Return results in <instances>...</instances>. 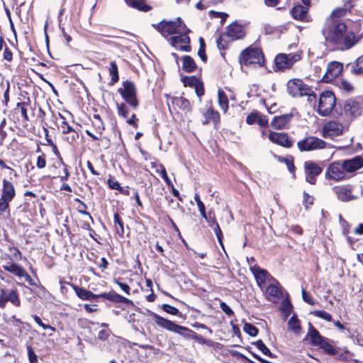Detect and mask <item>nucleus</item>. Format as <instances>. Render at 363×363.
I'll use <instances>...</instances> for the list:
<instances>
[{
    "label": "nucleus",
    "instance_id": "obj_18",
    "mask_svg": "<svg viewBox=\"0 0 363 363\" xmlns=\"http://www.w3.org/2000/svg\"><path fill=\"white\" fill-rule=\"evenodd\" d=\"M269 139L274 143L278 144L285 147H291L293 145L286 133L271 132L269 135Z\"/></svg>",
    "mask_w": 363,
    "mask_h": 363
},
{
    "label": "nucleus",
    "instance_id": "obj_5",
    "mask_svg": "<svg viewBox=\"0 0 363 363\" xmlns=\"http://www.w3.org/2000/svg\"><path fill=\"white\" fill-rule=\"evenodd\" d=\"M125 102L133 110H136L139 106L137 98V89L133 82L126 80L123 82L122 86L118 89Z\"/></svg>",
    "mask_w": 363,
    "mask_h": 363
},
{
    "label": "nucleus",
    "instance_id": "obj_21",
    "mask_svg": "<svg viewBox=\"0 0 363 363\" xmlns=\"http://www.w3.org/2000/svg\"><path fill=\"white\" fill-rule=\"evenodd\" d=\"M292 118L291 114H284L275 116L271 122V125L277 130H281L286 128Z\"/></svg>",
    "mask_w": 363,
    "mask_h": 363
},
{
    "label": "nucleus",
    "instance_id": "obj_50",
    "mask_svg": "<svg viewBox=\"0 0 363 363\" xmlns=\"http://www.w3.org/2000/svg\"><path fill=\"white\" fill-rule=\"evenodd\" d=\"M6 125V119L4 118L0 122V143L1 144L4 140L6 138L7 133L4 130Z\"/></svg>",
    "mask_w": 363,
    "mask_h": 363
},
{
    "label": "nucleus",
    "instance_id": "obj_8",
    "mask_svg": "<svg viewBox=\"0 0 363 363\" xmlns=\"http://www.w3.org/2000/svg\"><path fill=\"white\" fill-rule=\"evenodd\" d=\"M240 62L245 65L257 64L262 66L264 63V55L259 48L249 47L241 52Z\"/></svg>",
    "mask_w": 363,
    "mask_h": 363
},
{
    "label": "nucleus",
    "instance_id": "obj_3",
    "mask_svg": "<svg viewBox=\"0 0 363 363\" xmlns=\"http://www.w3.org/2000/svg\"><path fill=\"white\" fill-rule=\"evenodd\" d=\"M152 26L164 38L177 33L188 31L187 27L179 17L176 21H162L158 24H152Z\"/></svg>",
    "mask_w": 363,
    "mask_h": 363
},
{
    "label": "nucleus",
    "instance_id": "obj_34",
    "mask_svg": "<svg viewBox=\"0 0 363 363\" xmlns=\"http://www.w3.org/2000/svg\"><path fill=\"white\" fill-rule=\"evenodd\" d=\"M289 329L292 330L294 333L298 334L301 331V325L300 321L298 320L297 316L294 315L291 317L288 322Z\"/></svg>",
    "mask_w": 363,
    "mask_h": 363
},
{
    "label": "nucleus",
    "instance_id": "obj_31",
    "mask_svg": "<svg viewBox=\"0 0 363 363\" xmlns=\"http://www.w3.org/2000/svg\"><path fill=\"white\" fill-rule=\"evenodd\" d=\"M4 268L6 271L18 277L19 278H22V276L25 275V269L17 264L8 263L6 265L4 266Z\"/></svg>",
    "mask_w": 363,
    "mask_h": 363
},
{
    "label": "nucleus",
    "instance_id": "obj_32",
    "mask_svg": "<svg viewBox=\"0 0 363 363\" xmlns=\"http://www.w3.org/2000/svg\"><path fill=\"white\" fill-rule=\"evenodd\" d=\"M205 120L202 122L203 125H207L210 121L217 123L219 121L220 116L218 111L209 108L204 113Z\"/></svg>",
    "mask_w": 363,
    "mask_h": 363
},
{
    "label": "nucleus",
    "instance_id": "obj_25",
    "mask_svg": "<svg viewBox=\"0 0 363 363\" xmlns=\"http://www.w3.org/2000/svg\"><path fill=\"white\" fill-rule=\"evenodd\" d=\"M337 197L342 201H348L354 199L351 194V189L348 186H337L333 189Z\"/></svg>",
    "mask_w": 363,
    "mask_h": 363
},
{
    "label": "nucleus",
    "instance_id": "obj_62",
    "mask_svg": "<svg viewBox=\"0 0 363 363\" xmlns=\"http://www.w3.org/2000/svg\"><path fill=\"white\" fill-rule=\"evenodd\" d=\"M69 134L70 135L65 137V139L68 143L72 144L78 138L79 135L76 131H74V133H70Z\"/></svg>",
    "mask_w": 363,
    "mask_h": 363
},
{
    "label": "nucleus",
    "instance_id": "obj_24",
    "mask_svg": "<svg viewBox=\"0 0 363 363\" xmlns=\"http://www.w3.org/2000/svg\"><path fill=\"white\" fill-rule=\"evenodd\" d=\"M342 164L346 172H353L363 167V159L360 157H355L344 161Z\"/></svg>",
    "mask_w": 363,
    "mask_h": 363
},
{
    "label": "nucleus",
    "instance_id": "obj_13",
    "mask_svg": "<svg viewBox=\"0 0 363 363\" xmlns=\"http://www.w3.org/2000/svg\"><path fill=\"white\" fill-rule=\"evenodd\" d=\"M10 302L13 306L19 307L21 300L18 294L15 289H1L0 294V308H4L6 303Z\"/></svg>",
    "mask_w": 363,
    "mask_h": 363
},
{
    "label": "nucleus",
    "instance_id": "obj_7",
    "mask_svg": "<svg viewBox=\"0 0 363 363\" xmlns=\"http://www.w3.org/2000/svg\"><path fill=\"white\" fill-rule=\"evenodd\" d=\"M336 98L331 91H325L319 96L318 113L322 116H328L335 108Z\"/></svg>",
    "mask_w": 363,
    "mask_h": 363
},
{
    "label": "nucleus",
    "instance_id": "obj_46",
    "mask_svg": "<svg viewBox=\"0 0 363 363\" xmlns=\"http://www.w3.org/2000/svg\"><path fill=\"white\" fill-rule=\"evenodd\" d=\"M313 313L315 316L325 320L328 322H330L333 320L332 315L323 310L315 311Z\"/></svg>",
    "mask_w": 363,
    "mask_h": 363
},
{
    "label": "nucleus",
    "instance_id": "obj_12",
    "mask_svg": "<svg viewBox=\"0 0 363 363\" xmlns=\"http://www.w3.org/2000/svg\"><path fill=\"white\" fill-rule=\"evenodd\" d=\"M297 145L301 151H312L324 148L326 143L320 138L311 136L298 142Z\"/></svg>",
    "mask_w": 363,
    "mask_h": 363
},
{
    "label": "nucleus",
    "instance_id": "obj_2",
    "mask_svg": "<svg viewBox=\"0 0 363 363\" xmlns=\"http://www.w3.org/2000/svg\"><path fill=\"white\" fill-rule=\"evenodd\" d=\"M340 107V119L343 120L345 124H350L363 112V104L354 99L345 100Z\"/></svg>",
    "mask_w": 363,
    "mask_h": 363
},
{
    "label": "nucleus",
    "instance_id": "obj_20",
    "mask_svg": "<svg viewBox=\"0 0 363 363\" xmlns=\"http://www.w3.org/2000/svg\"><path fill=\"white\" fill-rule=\"evenodd\" d=\"M99 297L106 298V300L115 303H123L128 305H133V302L131 300L123 297L114 291L100 294Z\"/></svg>",
    "mask_w": 363,
    "mask_h": 363
},
{
    "label": "nucleus",
    "instance_id": "obj_29",
    "mask_svg": "<svg viewBox=\"0 0 363 363\" xmlns=\"http://www.w3.org/2000/svg\"><path fill=\"white\" fill-rule=\"evenodd\" d=\"M227 35L233 39H240L244 33L242 27L237 23H232L228 28Z\"/></svg>",
    "mask_w": 363,
    "mask_h": 363
},
{
    "label": "nucleus",
    "instance_id": "obj_28",
    "mask_svg": "<svg viewBox=\"0 0 363 363\" xmlns=\"http://www.w3.org/2000/svg\"><path fill=\"white\" fill-rule=\"evenodd\" d=\"M171 102L173 106L183 111H190L191 104L189 101L183 96H174L171 98Z\"/></svg>",
    "mask_w": 363,
    "mask_h": 363
},
{
    "label": "nucleus",
    "instance_id": "obj_33",
    "mask_svg": "<svg viewBox=\"0 0 363 363\" xmlns=\"http://www.w3.org/2000/svg\"><path fill=\"white\" fill-rule=\"evenodd\" d=\"M129 6L143 11H148L151 7L145 4L144 0H124Z\"/></svg>",
    "mask_w": 363,
    "mask_h": 363
},
{
    "label": "nucleus",
    "instance_id": "obj_47",
    "mask_svg": "<svg viewBox=\"0 0 363 363\" xmlns=\"http://www.w3.org/2000/svg\"><path fill=\"white\" fill-rule=\"evenodd\" d=\"M199 42H200V48L199 49V51H198V55L200 57V58L201 59V60L203 62H206L207 60V56L205 53V43H204V40L202 38H199Z\"/></svg>",
    "mask_w": 363,
    "mask_h": 363
},
{
    "label": "nucleus",
    "instance_id": "obj_55",
    "mask_svg": "<svg viewBox=\"0 0 363 363\" xmlns=\"http://www.w3.org/2000/svg\"><path fill=\"white\" fill-rule=\"evenodd\" d=\"M28 355L30 363H37L38 358L31 346H27Z\"/></svg>",
    "mask_w": 363,
    "mask_h": 363
},
{
    "label": "nucleus",
    "instance_id": "obj_57",
    "mask_svg": "<svg viewBox=\"0 0 363 363\" xmlns=\"http://www.w3.org/2000/svg\"><path fill=\"white\" fill-rule=\"evenodd\" d=\"M6 322L13 325L14 327H20L23 323V322L19 318H17L16 315H12L8 319H6Z\"/></svg>",
    "mask_w": 363,
    "mask_h": 363
},
{
    "label": "nucleus",
    "instance_id": "obj_58",
    "mask_svg": "<svg viewBox=\"0 0 363 363\" xmlns=\"http://www.w3.org/2000/svg\"><path fill=\"white\" fill-rule=\"evenodd\" d=\"M114 282L119 286L122 291H123L127 295H130V286L125 283L121 282L117 279L114 280Z\"/></svg>",
    "mask_w": 363,
    "mask_h": 363
},
{
    "label": "nucleus",
    "instance_id": "obj_45",
    "mask_svg": "<svg viewBox=\"0 0 363 363\" xmlns=\"http://www.w3.org/2000/svg\"><path fill=\"white\" fill-rule=\"evenodd\" d=\"M182 81H183L184 86H193V87H195L199 83L201 82L198 79V78L194 76L185 77L183 78Z\"/></svg>",
    "mask_w": 363,
    "mask_h": 363
},
{
    "label": "nucleus",
    "instance_id": "obj_38",
    "mask_svg": "<svg viewBox=\"0 0 363 363\" xmlns=\"http://www.w3.org/2000/svg\"><path fill=\"white\" fill-rule=\"evenodd\" d=\"M109 72L110 75L111 76L110 84L113 85L119 79L118 66L115 62H111L110 63Z\"/></svg>",
    "mask_w": 363,
    "mask_h": 363
},
{
    "label": "nucleus",
    "instance_id": "obj_9",
    "mask_svg": "<svg viewBox=\"0 0 363 363\" xmlns=\"http://www.w3.org/2000/svg\"><path fill=\"white\" fill-rule=\"evenodd\" d=\"M301 59V52L284 54L281 53L276 56L274 64L277 69L284 71L291 69L293 65Z\"/></svg>",
    "mask_w": 363,
    "mask_h": 363
},
{
    "label": "nucleus",
    "instance_id": "obj_30",
    "mask_svg": "<svg viewBox=\"0 0 363 363\" xmlns=\"http://www.w3.org/2000/svg\"><path fill=\"white\" fill-rule=\"evenodd\" d=\"M182 69L186 72H192L196 68V65L194 60L189 56L184 55L182 57Z\"/></svg>",
    "mask_w": 363,
    "mask_h": 363
},
{
    "label": "nucleus",
    "instance_id": "obj_39",
    "mask_svg": "<svg viewBox=\"0 0 363 363\" xmlns=\"http://www.w3.org/2000/svg\"><path fill=\"white\" fill-rule=\"evenodd\" d=\"M113 222L115 224L116 233L120 236H123L124 234L123 223L122 220L121 219L118 213L114 214Z\"/></svg>",
    "mask_w": 363,
    "mask_h": 363
},
{
    "label": "nucleus",
    "instance_id": "obj_49",
    "mask_svg": "<svg viewBox=\"0 0 363 363\" xmlns=\"http://www.w3.org/2000/svg\"><path fill=\"white\" fill-rule=\"evenodd\" d=\"M32 318H33V320H35V322L39 325L44 330H47V329H50L52 331H55V328H53L52 326L48 325V324H45L42 322L39 316H38L37 315H32Z\"/></svg>",
    "mask_w": 363,
    "mask_h": 363
},
{
    "label": "nucleus",
    "instance_id": "obj_4",
    "mask_svg": "<svg viewBox=\"0 0 363 363\" xmlns=\"http://www.w3.org/2000/svg\"><path fill=\"white\" fill-rule=\"evenodd\" d=\"M288 94L292 97L308 96L309 99L315 98L313 91L300 79H291L286 84Z\"/></svg>",
    "mask_w": 363,
    "mask_h": 363
},
{
    "label": "nucleus",
    "instance_id": "obj_42",
    "mask_svg": "<svg viewBox=\"0 0 363 363\" xmlns=\"http://www.w3.org/2000/svg\"><path fill=\"white\" fill-rule=\"evenodd\" d=\"M279 161L284 162L287 167L289 172L291 173L293 175H295V167L294 165V161L291 157L280 158Z\"/></svg>",
    "mask_w": 363,
    "mask_h": 363
},
{
    "label": "nucleus",
    "instance_id": "obj_15",
    "mask_svg": "<svg viewBox=\"0 0 363 363\" xmlns=\"http://www.w3.org/2000/svg\"><path fill=\"white\" fill-rule=\"evenodd\" d=\"M304 169L306 180L311 184H314L315 183L317 177L323 171L319 164L312 161H307L304 163Z\"/></svg>",
    "mask_w": 363,
    "mask_h": 363
},
{
    "label": "nucleus",
    "instance_id": "obj_51",
    "mask_svg": "<svg viewBox=\"0 0 363 363\" xmlns=\"http://www.w3.org/2000/svg\"><path fill=\"white\" fill-rule=\"evenodd\" d=\"M9 201L0 197V213L7 212L9 214Z\"/></svg>",
    "mask_w": 363,
    "mask_h": 363
},
{
    "label": "nucleus",
    "instance_id": "obj_60",
    "mask_svg": "<svg viewBox=\"0 0 363 363\" xmlns=\"http://www.w3.org/2000/svg\"><path fill=\"white\" fill-rule=\"evenodd\" d=\"M208 225L211 227H214L215 225H216V224H218L216 220V218H215V215L214 213H212L211 211H209L208 212V215H207V219H205Z\"/></svg>",
    "mask_w": 363,
    "mask_h": 363
},
{
    "label": "nucleus",
    "instance_id": "obj_53",
    "mask_svg": "<svg viewBox=\"0 0 363 363\" xmlns=\"http://www.w3.org/2000/svg\"><path fill=\"white\" fill-rule=\"evenodd\" d=\"M301 294L302 298L305 302L311 306H314L315 304V301H314V299L308 294V292H306V291L304 289H302Z\"/></svg>",
    "mask_w": 363,
    "mask_h": 363
},
{
    "label": "nucleus",
    "instance_id": "obj_36",
    "mask_svg": "<svg viewBox=\"0 0 363 363\" xmlns=\"http://www.w3.org/2000/svg\"><path fill=\"white\" fill-rule=\"evenodd\" d=\"M92 124L94 126L96 131L99 133V135H101L104 130L105 129V127L99 115H94Z\"/></svg>",
    "mask_w": 363,
    "mask_h": 363
},
{
    "label": "nucleus",
    "instance_id": "obj_54",
    "mask_svg": "<svg viewBox=\"0 0 363 363\" xmlns=\"http://www.w3.org/2000/svg\"><path fill=\"white\" fill-rule=\"evenodd\" d=\"M340 87L348 93L352 91L354 89L352 84L347 80H342L340 82Z\"/></svg>",
    "mask_w": 363,
    "mask_h": 363
},
{
    "label": "nucleus",
    "instance_id": "obj_16",
    "mask_svg": "<svg viewBox=\"0 0 363 363\" xmlns=\"http://www.w3.org/2000/svg\"><path fill=\"white\" fill-rule=\"evenodd\" d=\"M326 177L335 181L345 179L346 177V174L342 163L341 164L339 162L332 163L328 168Z\"/></svg>",
    "mask_w": 363,
    "mask_h": 363
},
{
    "label": "nucleus",
    "instance_id": "obj_35",
    "mask_svg": "<svg viewBox=\"0 0 363 363\" xmlns=\"http://www.w3.org/2000/svg\"><path fill=\"white\" fill-rule=\"evenodd\" d=\"M351 71L356 74H363V55L359 57L356 61L351 65Z\"/></svg>",
    "mask_w": 363,
    "mask_h": 363
},
{
    "label": "nucleus",
    "instance_id": "obj_43",
    "mask_svg": "<svg viewBox=\"0 0 363 363\" xmlns=\"http://www.w3.org/2000/svg\"><path fill=\"white\" fill-rule=\"evenodd\" d=\"M268 275L269 274L266 270L259 268L255 272V276L258 283L264 282Z\"/></svg>",
    "mask_w": 363,
    "mask_h": 363
},
{
    "label": "nucleus",
    "instance_id": "obj_48",
    "mask_svg": "<svg viewBox=\"0 0 363 363\" xmlns=\"http://www.w3.org/2000/svg\"><path fill=\"white\" fill-rule=\"evenodd\" d=\"M28 106H29V104L26 102H19L17 104V107L20 108L21 113L26 121H28L29 120L28 116L27 113V107Z\"/></svg>",
    "mask_w": 363,
    "mask_h": 363
},
{
    "label": "nucleus",
    "instance_id": "obj_44",
    "mask_svg": "<svg viewBox=\"0 0 363 363\" xmlns=\"http://www.w3.org/2000/svg\"><path fill=\"white\" fill-rule=\"evenodd\" d=\"M243 330L252 337H255L258 334V329L252 324L248 323H245Z\"/></svg>",
    "mask_w": 363,
    "mask_h": 363
},
{
    "label": "nucleus",
    "instance_id": "obj_37",
    "mask_svg": "<svg viewBox=\"0 0 363 363\" xmlns=\"http://www.w3.org/2000/svg\"><path fill=\"white\" fill-rule=\"evenodd\" d=\"M218 102L220 108L225 113L228 108V99L225 92L219 89L218 91Z\"/></svg>",
    "mask_w": 363,
    "mask_h": 363
},
{
    "label": "nucleus",
    "instance_id": "obj_11",
    "mask_svg": "<svg viewBox=\"0 0 363 363\" xmlns=\"http://www.w3.org/2000/svg\"><path fill=\"white\" fill-rule=\"evenodd\" d=\"M186 32L177 33V35L171 36L168 41L170 45L173 46L176 50H179L184 52H189L191 50L190 38L188 34L190 30L187 28Z\"/></svg>",
    "mask_w": 363,
    "mask_h": 363
},
{
    "label": "nucleus",
    "instance_id": "obj_40",
    "mask_svg": "<svg viewBox=\"0 0 363 363\" xmlns=\"http://www.w3.org/2000/svg\"><path fill=\"white\" fill-rule=\"evenodd\" d=\"M319 347L322 348L325 352L330 355H335L337 353L336 349L328 342V338H325Z\"/></svg>",
    "mask_w": 363,
    "mask_h": 363
},
{
    "label": "nucleus",
    "instance_id": "obj_10",
    "mask_svg": "<svg viewBox=\"0 0 363 363\" xmlns=\"http://www.w3.org/2000/svg\"><path fill=\"white\" fill-rule=\"evenodd\" d=\"M343 120H340V117L337 120H332L327 122L323 128V136L325 138L338 136L342 134L344 128L346 125Z\"/></svg>",
    "mask_w": 363,
    "mask_h": 363
},
{
    "label": "nucleus",
    "instance_id": "obj_19",
    "mask_svg": "<svg viewBox=\"0 0 363 363\" xmlns=\"http://www.w3.org/2000/svg\"><path fill=\"white\" fill-rule=\"evenodd\" d=\"M306 338H310L311 344L313 346L319 347L326 337L320 335L318 330L311 323H308V332Z\"/></svg>",
    "mask_w": 363,
    "mask_h": 363
},
{
    "label": "nucleus",
    "instance_id": "obj_26",
    "mask_svg": "<svg viewBox=\"0 0 363 363\" xmlns=\"http://www.w3.org/2000/svg\"><path fill=\"white\" fill-rule=\"evenodd\" d=\"M71 286L74 290L77 296L82 300L91 301L95 300L96 298H99V294H94L90 291L79 287L74 284H71Z\"/></svg>",
    "mask_w": 363,
    "mask_h": 363
},
{
    "label": "nucleus",
    "instance_id": "obj_27",
    "mask_svg": "<svg viewBox=\"0 0 363 363\" xmlns=\"http://www.w3.org/2000/svg\"><path fill=\"white\" fill-rule=\"evenodd\" d=\"M308 7L301 5L295 6L291 11L293 18L303 21H309V18L307 15Z\"/></svg>",
    "mask_w": 363,
    "mask_h": 363
},
{
    "label": "nucleus",
    "instance_id": "obj_59",
    "mask_svg": "<svg viewBox=\"0 0 363 363\" xmlns=\"http://www.w3.org/2000/svg\"><path fill=\"white\" fill-rule=\"evenodd\" d=\"M220 308L227 315L230 316L234 314L233 310L225 302L220 303Z\"/></svg>",
    "mask_w": 363,
    "mask_h": 363
},
{
    "label": "nucleus",
    "instance_id": "obj_41",
    "mask_svg": "<svg viewBox=\"0 0 363 363\" xmlns=\"http://www.w3.org/2000/svg\"><path fill=\"white\" fill-rule=\"evenodd\" d=\"M252 344L255 345L264 354L269 357H273L272 353L261 340H259Z\"/></svg>",
    "mask_w": 363,
    "mask_h": 363
},
{
    "label": "nucleus",
    "instance_id": "obj_22",
    "mask_svg": "<svg viewBox=\"0 0 363 363\" xmlns=\"http://www.w3.org/2000/svg\"><path fill=\"white\" fill-rule=\"evenodd\" d=\"M3 188L1 197L4 199L11 201L15 197L16 191L13 184L7 179H3Z\"/></svg>",
    "mask_w": 363,
    "mask_h": 363
},
{
    "label": "nucleus",
    "instance_id": "obj_64",
    "mask_svg": "<svg viewBox=\"0 0 363 363\" xmlns=\"http://www.w3.org/2000/svg\"><path fill=\"white\" fill-rule=\"evenodd\" d=\"M109 336V330L108 329H102L98 333V338L102 340H106Z\"/></svg>",
    "mask_w": 363,
    "mask_h": 363
},
{
    "label": "nucleus",
    "instance_id": "obj_6",
    "mask_svg": "<svg viewBox=\"0 0 363 363\" xmlns=\"http://www.w3.org/2000/svg\"><path fill=\"white\" fill-rule=\"evenodd\" d=\"M147 313L154 318L158 326L164 329H166L169 331L174 332L184 337L188 336V333L192 332L189 328L179 325L174 323V322L167 320L150 310L147 311Z\"/></svg>",
    "mask_w": 363,
    "mask_h": 363
},
{
    "label": "nucleus",
    "instance_id": "obj_61",
    "mask_svg": "<svg viewBox=\"0 0 363 363\" xmlns=\"http://www.w3.org/2000/svg\"><path fill=\"white\" fill-rule=\"evenodd\" d=\"M61 128L64 134L74 133L75 130L67 123V122H62Z\"/></svg>",
    "mask_w": 363,
    "mask_h": 363
},
{
    "label": "nucleus",
    "instance_id": "obj_17",
    "mask_svg": "<svg viewBox=\"0 0 363 363\" xmlns=\"http://www.w3.org/2000/svg\"><path fill=\"white\" fill-rule=\"evenodd\" d=\"M127 104H128L126 103L117 104L118 114L119 116H121L125 119L127 123L133 125L135 128H137L138 124L136 123V121L138 119L136 118V116L134 113H133L130 115V117H129L130 109Z\"/></svg>",
    "mask_w": 363,
    "mask_h": 363
},
{
    "label": "nucleus",
    "instance_id": "obj_56",
    "mask_svg": "<svg viewBox=\"0 0 363 363\" xmlns=\"http://www.w3.org/2000/svg\"><path fill=\"white\" fill-rule=\"evenodd\" d=\"M46 166V160L45 154L42 153L37 157L36 167L38 169H43Z\"/></svg>",
    "mask_w": 363,
    "mask_h": 363
},
{
    "label": "nucleus",
    "instance_id": "obj_1",
    "mask_svg": "<svg viewBox=\"0 0 363 363\" xmlns=\"http://www.w3.org/2000/svg\"><path fill=\"white\" fill-rule=\"evenodd\" d=\"M343 13V9L334 10L331 13V18L327 19L322 30L325 40L342 50L350 49L357 43L354 33L347 30L345 23L336 22L332 19Z\"/></svg>",
    "mask_w": 363,
    "mask_h": 363
},
{
    "label": "nucleus",
    "instance_id": "obj_14",
    "mask_svg": "<svg viewBox=\"0 0 363 363\" xmlns=\"http://www.w3.org/2000/svg\"><path fill=\"white\" fill-rule=\"evenodd\" d=\"M343 69V65L339 62L333 61L328 64L327 70L325 72L322 80L324 82H330L337 77Z\"/></svg>",
    "mask_w": 363,
    "mask_h": 363
},
{
    "label": "nucleus",
    "instance_id": "obj_52",
    "mask_svg": "<svg viewBox=\"0 0 363 363\" xmlns=\"http://www.w3.org/2000/svg\"><path fill=\"white\" fill-rule=\"evenodd\" d=\"M162 309L166 313L172 315H178L179 314V311L177 308L172 306L169 304H164L162 306Z\"/></svg>",
    "mask_w": 363,
    "mask_h": 363
},
{
    "label": "nucleus",
    "instance_id": "obj_63",
    "mask_svg": "<svg viewBox=\"0 0 363 363\" xmlns=\"http://www.w3.org/2000/svg\"><path fill=\"white\" fill-rule=\"evenodd\" d=\"M108 184L111 189L122 191V187L117 181L108 179Z\"/></svg>",
    "mask_w": 363,
    "mask_h": 363
},
{
    "label": "nucleus",
    "instance_id": "obj_23",
    "mask_svg": "<svg viewBox=\"0 0 363 363\" xmlns=\"http://www.w3.org/2000/svg\"><path fill=\"white\" fill-rule=\"evenodd\" d=\"M266 294L268 300L272 302H276L278 299L280 298L281 296V291L279 288V284L277 281H276V284H271L267 286L266 289Z\"/></svg>",
    "mask_w": 363,
    "mask_h": 363
}]
</instances>
